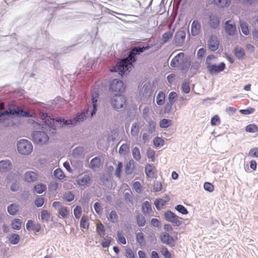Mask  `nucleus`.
Returning <instances> with one entry per match:
<instances>
[{"label":"nucleus","instance_id":"nucleus-1","mask_svg":"<svg viewBox=\"0 0 258 258\" xmlns=\"http://www.w3.org/2000/svg\"><path fill=\"white\" fill-rule=\"evenodd\" d=\"M39 117L42 121L46 126H48L50 128H55V123H57L61 126L75 125L78 122H82L86 117L85 113L83 112L76 114V117L72 119H65L64 118H57L51 117L46 113L40 112Z\"/></svg>","mask_w":258,"mask_h":258},{"label":"nucleus","instance_id":"nucleus-2","mask_svg":"<svg viewBox=\"0 0 258 258\" xmlns=\"http://www.w3.org/2000/svg\"><path fill=\"white\" fill-rule=\"evenodd\" d=\"M4 104H0V123L4 126H10L14 124V115H20L24 117H33L34 114H30L29 112L20 109H12L11 107L8 110H4Z\"/></svg>","mask_w":258,"mask_h":258},{"label":"nucleus","instance_id":"nucleus-3","mask_svg":"<svg viewBox=\"0 0 258 258\" xmlns=\"http://www.w3.org/2000/svg\"><path fill=\"white\" fill-rule=\"evenodd\" d=\"M148 48L149 46L135 47L132 50L130 54L126 58L120 61L115 66L112 67L110 69V72H118L121 76L125 74L131 68L132 62L135 60V55L137 53L142 52Z\"/></svg>","mask_w":258,"mask_h":258},{"label":"nucleus","instance_id":"nucleus-4","mask_svg":"<svg viewBox=\"0 0 258 258\" xmlns=\"http://www.w3.org/2000/svg\"><path fill=\"white\" fill-rule=\"evenodd\" d=\"M170 66L173 68H178L182 71H185L189 67L190 61L185 57L183 52H180L172 59Z\"/></svg>","mask_w":258,"mask_h":258},{"label":"nucleus","instance_id":"nucleus-5","mask_svg":"<svg viewBox=\"0 0 258 258\" xmlns=\"http://www.w3.org/2000/svg\"><path fill=\"white\" fill-rule=\"evenodd\" d=\"M18 152L22 155H29L33 151V146L31 143L26 139H21L17 143Z\"/></svg>","mask_w":258,"mask_h":258},{"label":"nucleus","instance_id":"nucleus-6","mask_svg":"<svg viewBox=\"0 0 258 258\" xmlns=\"http://www.w3.org/2000/svg\"><path fill=\"white\" fill-rule=\"evenodd\" d=\"M98 96L99 94L98 91L96 90H93L92 93L91 102L89 105L87 109V113H90L91 117L95 114L96 112L97 107L99 105L98 100Z\"/></svg>","mask_w":258,"mask_h":258},{"label":"nucleus","instance_id":"nucleus-7","mask_svg":"<svg viewBox=\"0 0 258 258\" xmlns=\"http://www.w3.org/2000/svg\"><path fill=\"white\" fill-rule=\"evenodd\" d=\"M32 137L33 142L39 145H43L46 143L49 139L48 136L46 133L42 131L34 132Z\"/></svg>","mask_w":258,"mask_h":258},{"label":"nucleus","instance_id":"nucleus-8","mask_svg":"<svg viewBox=\"0 0 258 258\" xmlns=\"http://www.w3.org/2000/svg\"><path fill=\"white\" fill-rule=\"evenodd\" d=\"M125 101V98L124 96L116 95L111 98L110 103L115 109L118 110L124 107Z\"/></svg>","mask_w":258,"mask_h":258},{"label":"nucleus","instance_id":"nucleus-9","mask_svg":"<svg viewBox=\"0 0 258 258\" xmlns=\"http://www.w3.org/2000/svg\"><path fill=\"white\" fill-rule=\"evenodd\" d=\"M109 89L112 91L120 92L124 90L125 87L121 81L115 79L111 82Z\"/></svg>","mask_w":258,"mask_h":258},{"label":"nucleus","instance_id":"nucleus-10","mask_svg":"<svg viewBox=\"0 0 258 258\" xmlns=\"http://www.w3.org/2000/svg\"><path fill=\"white\" fill-rule=\"evenodd\" d=\"M164 215L166 220L173 223L175 226H179L181 224L179 217L171 211L167 212Z\"/></svg>","mask_w":258,"mask_h":258},{"label":"nucleus","instance_id":"nucleus-11","mask_svg":"<svg viewBox=\"0 0 258 258\" xmlns=\"http://www.w3.org/2000/svg\"><path fill=\"white\" fill-rule=\"evenodd\" d=\"M185 33L183 30H179L176 32L174 36L175 43L177 46H181L184 41Z\"/></svg>","mask_w":258,"mask_h":258},{"label":"nucleus","instance_id":"nucleus-12","mask_svg":"<svg viewBox=\"0 0 258 258\" xmlns=\"http://www.w3.org/2000/svg\"><path fill=\"white\" fill-rule=\"evenodd\" d=\"M225 30L227 34L233 36L236 32L235 24L231 21H227L224 24Z\"/></svg>","mask_w":258,"mask_h":258},{"label":"nucleus","instance_id":"nucleus-13","mask_svg":"<svg viewBox=\"0 0 258 258\" xmlns=\"http://www.w3.org/2000/svg\"><path fill=\"white\" fill-rule=\"evenodd\" d=\"M209 48L212 51H215L219 48V40L215 36H212L208 41Z\"/></svg>","mask_w":258,"mask_h":258},{"label":"nucleus","instance_id":"nucleus-14","mask_svg":"<svg viewBox=\"0 0 258 258\" xmlns=\"http://www.w3.org/2000/svg\"><path fill=\"white\" fill-rule=\"evenodd\" d=\"M77 183L80 186H85L90 183V177L87 174H81L76 179Z\"/></svg>","mask_w":258,"mask_h":258},{"label":"nucleus","instance_id":"nucleus-15","mask_svg":"<svg viewBox=\"0 0 258 258\" xmlns=\"http://www.w3.org/2000/svg\"><path fill=\"white\" fill-rule=\"evenodd\" d=\"M38 177L37 173L33 171L26 172L24 175L25 180L29 183L33 182L37 180Z\"/></svg>","mask_w":258,"mask_h":258},{"label":"nucleus","instance_id":"nucleus-16","mask_svg":"<svg viewBox=\"0 0 258 258\" xmlns=\"http://www.w3.org/2000/svg\"><path fill=\"white\" fill-rule=\"evenodd\" d=\"M225 68V64L224 62H221L219 65H216L215 63L212 66H210L208 71L211 74H217L223 71Z\"/></svg>","mask_w":258,"mask_h":258},{"label":"nucleus","instance_id":"nucleus-17","mask_svg":"<svg viewBox=\"0 0 258 258\" xmlns=\"http://www.w3.org/2000/svg\"><path fill=\"white\" fill-rule=\"evenodd\" d=\"M161 241L164 244L169 245L171 246L173 245V239L168 233L163 232L160 236Z\"/></svg>","mask_w":258,"mask_h":258},{"label":"nucleus","instance_id":"nucleus-18","mask_svg":"<svg viewBox=\"0 0 258 258\" xmlns=\"http://www.w3.org/2000/svg\"><path fill=\"white\" fill-rule=\"evenodd\" d=\"M201 24L197 20H194L191 25V34L192 36L198 35L201 31Z\"/></svg>","mask_w":258,"mask_h":258},{"label":"nucleus","instance_id":"nucleus-19","mask_svg":"<svg viewBox=\"0 0 258 258\" xmlns=\"http://www.w3.org/2000/svg\"><path fill=\"white\" fill-rule=\"evenodd\" d=\"M12 163L9 160H2L0 161V171L6 172L11 169Z\"/></svg>","mask_w":258,"mask_h":258},{"label":"nucleus","instance_id":"nucleus-20","mask_svg":"<svg viewBox=\"0 0 258 258\" xmlns=\"http://www.w3.org/2000/svg\"><path fill=\"white\" fill-rule=\"evenodd\" d=\"M155 167L153 165L148 164L145 167V172L147 176L149 178H153L154 175Z\"/></svg>","mask_w":258,"mask_h":258},{"label":"nucleus","instance_id":"nucleus-21","mask_svg":"<svg viewBox=\"0 0 258 258\" xmlns=\"http://www.w3.org/2000/svg\"><path fill=\"white\" fill-rule=\"evenodd\" d=\"M219 24V20L218 18L214 15L210 16V25L213 28H216Z\"/></svg>","mask_w":258,"mask_h":258},{"label":"nucleus","instance_id":"nucleus-22","mask_svg":"<svg viewBox=\"0 0 258 258\" xmlns=\"http://www.w3.org/2000/svg\"><path fill=\"white\" fill-rule=\"evenodd\" d=\"M234 53L235 56L238 59H241L245 55V51L243 48L236 46L234 50Z\"/></svg>","mask_w":258,"mask_h":258},{"label":"nucleus","instance_id":"nucleus-23","mask_svg":"<svg viewBox=\"0 0 258 258\" xmlns=\"http://www.w3.org/2000/svg\"><path fill=\"white\" fill-rule=\"evenodd\" d=\"M101 165V160L99 157H96L91 160L90 167L93 170L98 168Z\"/></svg>","mask_w":258,"mask_h":258},{"label":"nucleus","instance_id":"nucleus-24","mask_svg":"<svg viewBox=\"0 0 258 258\" xmlns=\"http://www.w3.org/2000/svg\"><path fill=\"white\" fill-rule=\"evenodd\" d=\"M165 100V94L162 91H160L156 96V103L158 105H162Z\"/></svg>","mask_w":258,"mask_h":258},{"label":"nucleus","instance_id":"nucleus-25","mask_svg":"<svg viewBox=\"0 0 258 258\" xmlns=\"http://www.w3.org/2000/svg\"><path fill=\"white\" fill-rule=\"evenodd\" d=\"M46 189L45 185L42 183L36 184L33 188V191L35 193L40 194L44 192Z\"/></svg>","mask_w":258,"mask_h":258},{"label":"nucleus","instance_id":"nucleus-26","mask_svg":"<svg viewBox=\"0 0 258 258\" xmlns=\"http://www.w3.org/2000/svg\"><path fill=\"white\" fill-rule=\"evenodd\" d=\"M216 62V57L214 55H208L206 58V65L208 70Z\"/></svg>","mask_w":258,"mask_h":258},{"label":"nucleus","instance_id":"nucleus-27","mask_svg":"<svg viewBox=\"0 0 258 258\" xmlns=\"http://www.w3.org/2000/svg\"><path fill=\"white\" fill-rule=\"evenodd\" d=\"M240 27L242 33L245 35H248L249 33V30L248 24L243 21H240Z\"/></svg>","mask_w":258,"mask_h":258},{"label":"nucleus","instance_id":"nucleus-28","mask_svg":"<svg viewBox=\"0 0 258 258\" xmlns=\"http://www.w3.org/2000/svg\"><path fill=\"white\" fill-rule=\"evenodd\" d=\"M140 125L139 123L134 122L131 128V135L133 136L137 137L138 136L140 131Z\"/></svg>","mask_w":258,"mask_h":258},{"label":"nucleus","instance_id":"nucleus-29","mask_svg":"<svg viewBox=\"0 0 258 258\" xmlns=\"http://www.w3.org/2000/svg\"><path fill=\"white\" fill-rule=\"evenodd\" d=\"M8 239L11 244H17L19 242L20 238L19 235L13 234L8 237Z\"/></svg>","mask_w":258,"mask_h":258},{"label":"nucleus","instance_id":"nucleus-30","mask_svg":"<svg viewBox=\"0 0 258 258\" xmlns=\"http://www.w3.org/2000/svg\"><path fill=\"white\" fill-rule=\"evenodd\" d=\"M8 212L11 215H16L18 212V207L15 204H11L8 207Z\"/></svg>","mask_w":258,"mask_h":258},{"label":"nucleus","instance_id":"nucleus-31","mask_svg":"<svg viewBox=\"0 0 258 258\" xmlns=\"http://www.w3.org/2000/svg\"><path fill=\"white\" fill-rule=\"evenodd\" d=\"M172 124V120L169 119L164 118L161 119L159 122L160 127L166 128L170 126Z\"/></svg>","mask_w":258,"mask_h":258},{"label":"nucleus","instance_id":"nucleus-32","mask_svg":"<svg viewBox=\"0 0 258 258\" xmlns=\"http://www.w3.org/2000/svg\"><path fill=\"white\" fill-rule=\"evenodd\" d=\"M167 201L164 200L162 199H157L154 203L156 208L158 210H160L163 208L166 205Z\"/></svg>","mask_w":258,"mask_h":258},{"label":"nucleus","instance_id":"nucleus-33","mask_svg":"<svg viewBox=\"0 0 258 258\" xmlns=\"http://www.w3.org/2000/svg\"><path fill=\"white\" fill-rule=\"evenodd\" d=\"M213 4L221 8H224L228 6V0H212Z\"/></svg>","mask_w":258,"mask_h":258},{"label":"nucleus","instance_id":"nucleus-34","mask_svg":"<svg viewBox=\"0 0 258 258\" xmlns=\"http://www.w3.org/2000/svg\"><path fill=\"white\" fill-rule=\"evenodd\" d=\"M246 132L249 133H255L258 132V127L254 124H249L245 128Z\"/></svg>","mask_w":258,"mask_h":258},{"label":"nucleus","instance_id":"nucleus-35","mask_svg":"<svg viewBox=\"0 0 258 258\" xmlns=\"http://www.w3.org/2000/svg\"><path fill=\"white\" fill-rule=\"evenodd\" d=\"M132 154L134 158L137 160L139 161L141 158V155L140 150L137 147H135L132 149Z\"/></svg>","mask_w":258,"mask_h":258},{"label":"nucleus","instance_id":"nucleus-36","mask_svg":"<svg viewBox=\"0 0 258 258\" xmlns=\"http://www.w3.org/2000/svg\"><path fill=\"white\" fill-rule=\"evenodd\" d=\"M53 175L56 178L59 180L63 179L65 177L63 172L60 168L55 169L54 171Z\"/></svg>","mask_w":258,"mask_h":258},{"label":"nucleus","instance_id":"nucleus-37","mask_svg":"<svg viewBox=\"0 0 258 258\" xmlns=\"http://www.w3.org/2000/svg\"><path fill=\"white\" fill-rule=\"evenodd\" d=\"M22 221L20 219H15L12 223V226L14 230H19L21 228Z\"/></svg>","mask_w":258,"mask_h":258},{"label":"nucleus","instance_id":"nucleus-38","mask_svg":"<svg viewBox=\"0 0 258 258\" xmlns=\"http://www.w3.org/2000/svg\"><path fill=\"white\" fill-rule=\"evenodd\" d=\"M143 212L144 214H149L152 211V208L151 205L148 201L144 202L143 206Z\"/></svg>","mask_w":258,"mask_h":258},{"label":"nucleus","instance_id":"nucleus-39","mask_svg":"<svg viewBox=\"0 0 258 258\" xmlns=\"http://www.w3.org/2000/svg\"><path fill=\"white\" fill-rule=\"evenodd\" d=\"M128 151V146L126 144H123L119 148L118 153L121 156H125Z\"/></svg>","mask_w":258,"mask_h":258},{"label":"nucleus","instance_id":"nucleus-40","mask_svg":"<svg viewBox=\"0 0 258 258\" xmlns=\"http://www.w3.org/2000/svg\"><path fill=\"white\" fill-rule=\"evenodd\" d=\"M173 36V32L171 31H167L162 35V44L166 43L169 39H170Z\"/></svg>","mask_w":258,"mask_h":258},{"label":"nucleus","instance_id":"nucleus-41","mask_svg":"<svg viewBox=\"0 0 258 258\" xmlns=\"http://www.w3.org/2000/svg\"><path fill=\"white\" fill-rule=\"evenodd\" d=\"M178 98V95L177 93L175 92H171L168 95V101L171 104H174Z\"/></svg>","mask_w":258,"mask_h":258},{"label":"nucleus","instance_id":"nucleus-42","mask_svg":"<svg viewBox=\"0 0 258 258\" xmlns=\"http://www.w3.org/2000/svg\"><path fill=\"white\" fill-rule=\"evenodd\" d=\"M96 231L100 237H103L105 235L104 226L102 223L97 224Z\"/></svg>","mask_w":258,"mask_h":258},{"label":"nucleus","instance_id":"nucleus-43","mask_svg":"<svg viewBox=\"0 0 258 258\" xmlns=\"http://www.w3.org/2000/svg\"><path fill=\"white\" fill-rule=\"evenodd\" d=\"M58 213L62 218H66L69 216V211L66 207L62 206L58 210Z\"/></svg>","mask_w":258,"mask_h":258},{"label":"nucleus","instance_id":"nucleus-44","mask_svg":"<svg viewBox=\"0 0 258 258\" xmlns=\"http://www.w3.org/2000/svg\"><path fill=\"white\" fill-rule=\"evenodd\" d=\"M122 187L124 188V197L125 200L130 201L132 199L131 191L128 188V186L127 184L123 185Z\"/></svg>","mask_w":258,"mask_h":258},{"label":"nucleus","instance_id":"nucleus-45","mask_svg":"<svg viewBox=\"0 0 258 258\" xmlns=\"http://www.w3.org/2000/svg\"><path fill=\"white\" fill-rule=\"evenodd\" d=\"M154 145L156 147H161L164 144V140L161 138L156 137L153 140Z\"/></svg>","mask_w":258,"mask_h":258},{"label":"nucleus","instance_id":"nucleus-46","mask_svg":"<svg viewBox=\"0 0 258 258\" xmlns=\"http://www.w3.org/2000/svg\"><path fill=\"white\" fill-rule=\"evenodd\" d=\"M108 219L112 223L117 222L118 220V216L116 212L114 211H111Z\"/></svg>","mask_w":258,"mask_h":258},{"label":"nucleus","instance_id":"nucleus-47","mask_svg":"<svg viewBox=\"0 0 258 258\" xmlns=\"http://www.w3.org/2000/svg\"><path fill=\"white\" fill-rule=\"evenodd\" d=\"M84 153V149L81 147H78L75 148L73 152V155L75 157L82 156Z\"/></svg>","mask_w":258,"mask_h":258},{"label":"nucleus","instance_id":"nucleus-48","mask_svg":"<svg viewBox=\"0 0 258 258\" xmlns=\"http://www.w3.org/2000/svg\"><path fill=\"white\" fill-rule=\"evenodd\" d=\"M134 161H130L126 164L125 167V172L127 174H130L132 173L134 169Z\"/></svg>","mask_w":258,"mask_h":258},{"label":"nucleus","instance_id":"nucleus-49","mask_svg":"<svg viewBox=\"0 0 258 258\" xmlns=\"http://www.w3.org/2000/svg\"><path fill=\"white\" fill-rule=\"evenodd\" d=\"M117 236L118 240L120 243L122 244H125L126 243V240L123 236V233L122 231L117 232Z\"/></svg>","mask_w":258,"mask_h":258},{"label":"nucleus","instance_id":"nucleus-50","mask_svg":"<svg viewBox=\"0 0 258 258\" xmlns=\"http://www.w3.org/2000/svg\"><path fill=\"white\" fill-rule=\"evenodd\" d=\"M137 221L139 226H144L146 223L145 218L141 214L137 216Z\"/></svg>","mask_w":258,"mask_h":258},{"label":"nucleus","instance_id":"nucleus-51","mask_svg":"<svg viewBox=\"0 0 258 258\" xmlns=\"http://www.w3.org/2000/svg\"><path fill=\"white\" fill-rule=\"evenodd\" d=\"M50 215L46 210H42L41 213V219L44 222H47L49 220Z\"/></svg>","mask_w":258,"mask_h":258},{"label":"nucleus","instance_id":"nucleus-52","mask_svg":"<svg viewBox=\"0 0 258 258\" xmlns=\"http://www.w3.org/2000/svg\"><path fill=\"white\" fill-rule=\"evenodd\" d=\"M87 221L88 219L86 217H82L80 222V226L84 229H88L89 227V223Z\"/></svg>","mask_w":258,"mask_h":258},{"label":"nucleus","instance_id":"nucleus-53","mask_svg":"<svg viewBox=\"0 0 258 258\" xmlns=\"http://www.w3.org/2000/svg\"><path fill=\"white\" fill-rule=\"evenodd\" d=\"M175 209L182 214H187L188 213V211L186 209L181 205H177Z\"/></svg>","mask_w":258,"mask_h":258},{"label":"nucleus","instance_id":"nucleus-54","mask_svg":"<svg viewBox=\"0 0 258 258\" xmlns=\"http://www.w3.org/2000/svg\"><path fill=\"white\" fill-rule=\"evenodd\" d=\"M58 183L55 181H52L50 183L48 186L49 190L51 191H55L58 188Z\"/></svg>","mask_w":258,"mask_h":258},{"label":"nucleus","instance_id":"nucleus-55","mask_svg":"<svg viewBox=\"0 0 258 258\" xmlns=\"http://www.w3.org/2000/svg\"><path fill=\"white\" fill-rule=\"evenodd\" d=\"M63 199L68 202H71L74 199V196L71 192L69 191L64 194Z\"/></svg>","mask_w":258,"mask_h":258},{"label":"nucleus","instance_id":"nucleus-56","mask_svg":"<svg viewBox=\"0 0 258 258\" xmlns=\"http://www.w3.org/2000/svg\"><path fill=\"white\" fill-rule=\"evenodd\" d=\"M74 213L75 217L77 219H79L81 217L82 213V209L79 206H77L74 210Z\"/></svg>","mask_w":258,"mask_h":258},{"label":"nucleus","instance_id":"nucleus-57","mask_svg":"<svg viewBox=\"0 0 258 258\" xmlns=\"http://www.w3.org/2000/svg\"><path fill=\"white\" fill-rule=\"evenodd\" d=\"M255 111V109L252 107H248L246 109H241L240 112L243 114L248 115L253 113Z\"/></svg>","mask_w":258,"mask_h":258},{"label":"nucleus","instance_id":"nucleus-58","mask_svg":"<svg viewBox=\"0 0 258 258\" xmlns=\"http://www.w3.org/2000/svg\"><path fill=\"white\" fill-rule=\"evenodd\" d=\"M248 156L252 157H258V148H253L250 150Z\"/></svg>","mask_w":258,"mask_h":258},{"label":"nucleus","instance_id":"nucleus-59","mask_svg":"<svg viewBox=\"0 0 258 258\" xmlns=\"http://www.w3.org/2000/svg\"><path fill=\"white\" fill-rule=\"evenodd\" d=\"M44 203V199L43 198L39 197L36 199L35 201V205L37 207H41Z\"/></svg>","mask_w":258,"mask_h":258},{"label":"nucleus","instance_id":"nucleus-60","mask_svg":"<svg viewBox=\"0 0 258 258\" xmlns=\"http://www.w3.org/2000/svg\"><path fill=\"white\" fill-rule=\"evenodd\" d=\"M162 186L160 181H156L154 182L153 186V190L154 191H160L162 190Z\"/></svg>","mask_w":258,"mask_h":258},{"label":"nucleus","instance_id":"nucleus-61","mask_svg":"<svg viewBox=\"0 0 258 258\" xmlns=\"http://www.w3.org/2000/svg\"><path fill=\"white\" fill-rule=\"evenodd\" d=\"M204 189L209 192H212L214 190V186L209 182H205L204 184Z\"/></svg>","mask_w":258,"mask_h":258},{"label":"nucleus","instance_id":"nucleus-62","mask_svg":"<svg viewBox=\"0 0 258 258\" xmlns=\"http://www.w3.org/2000/svg\"><path fill=\"white\" fill-rule=\"evenodd\" d=\"M190 90L188 83L185 82L183 83L182 85V90L183 93L187 94L190 92Z\"/></svg>","mask_w":258,"mask_h":258},{"label":"nucleus","instance_id":"nucleus-63","mask_svg":"<svg viewBox=\"0 0 258 258\" xmlns=\"http://www.w3.org/2000/svg\"><path fill=\"white\" fill-rule=\"evenodd\" d=\"M144 237L143 234L142 232H138L136 234V240L137 241L141 244L144 241Z\"/></svg>","mask_w":258,"mask_h":258},{"label":"nucleus","instance_id":"nucleus-64","mask_svg":"<svg viewBox=\"0 0 258 258\" xmlns=\"http://www.w3.org/2000/svg\"><path fill=\"white\" fill-rule=\"evenodd\" d=\"M161 252L165 258H171V254L168 250L167 248H163L161 251Z\"/></svg>","mask_w":258,"mask_h":258}]
</instances>
